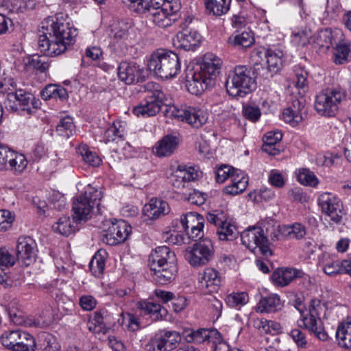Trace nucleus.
Segmentation results:
<instances>
[{
  "instance_id": "1",
  "label": "nucleus",
  "mask_w": 351,
  "mask_h": 351,
  "mask_svg": "<svg viewBox=\"0 0 351 351\" xmlns=\"http://www.w3.org/2000/svg\"><path fill=\"white\" fill-rule=\"evenodd\" d=\"M42 35L38 47L46 56H56L67 49L75 41L76 29L71 27L62 14L49 16L42 22Z\"/></svg>"
},
{
  "instance_id": "2",
  "label": "nucleus",
  "mask_w": 351,
  "mask_h": 351,
  "mask_svg": "<svg viewBox=\"0 0 351 351\" xmlns=\"http://www.w3.org/2000/svg\"><path fill=\"white\" fill-rule=\"evenodd\" d=\"M221 60L213 53H206L199 69L186 76V86L189 93L198 95L215 85L220 73Z\"/></svg>"
},
{
  "instance_id": "3",
  "label": "nucleus",
  "mask_w": 351,
  "mask_h": 351,
  "mask_svg": "<svg viewBox=\"0 0 351 351\" xmlns=\"http://www.w3.org/2000/svg\"><path fill=\"white\" fill-rule=\"evenodd\" d=\"M148 69L162 79L175 77L181 71V64L177 53L172 51L158 49L148 59Z\"/></svg>"
},
{
  "instance_id": "4",
  "label": "nucleus",
  "mask_w": 351,
  "mask_h": 351,
  "mask_svg": "<svg viewBox=\"0 0 351 351\" xmlns=\"http://www.w3.org/2000/svg\"><path fill=\"white\" fill-rule=\"evenodd\" d=\"M103 196L102 191L88 185L83 194L73 202V220L75 223L86 221L91 217L95 206L98 213H101L100 201Z\"/></svg>"
},
{
  "instance_id": "5",
  "label": "nucleus",
  "mask_w": 351,
  "mask_h": 351,
  "mask_svg": "<svg viewBox=\"0 0 351 351\" xmlns=\"http://www.w3.org/2000/svg\"><path fill=\"white\" fill-rule=\"evenodd\" d=\"M304 328L321 341H326L328 335L322 319H328V308L324 302L313 298L311 300L308 313L302 315Z\"/></svg>"
},
{
  "instance_id": "6",
  "label": "nucleus",
  "mask_w": 351,
  "mask_h": 351,
  "mask_svg": "<svg viewBox=\"0 0 351 351\" xmlns=\"http://www.w3.org/2000/svg\"><path fill=\"white\" fill-rule=\"evenodd\" d=\"M346 98V91L339 86L326 88L316 95L315 109L319 115L334 117Z\"/></svg>"
},
{
  "instance_id": "7",
  "label": "nucleus",
  "mask_w": 351,
  "mask_h": 351,
  "mask_svg": "<svg viewBox=\"0 0 351 351\" xmlns=\"http://www.w3.org/2000/svg\"><path fill=\"white\" fill-rule=\"evenodd\" d=\"M255 87V80L245 66H237L226 82L227 93L232 97H243Z\"/></svg>"
},
{
  "instance_id": "8",
  "label": "nucleus",
  "mask_w": 351,
  "mask_h": 351,
  "mask_svg": "<svg viewBox=\"0 0 351 351\" xmlns=\"http://www.w3.org/2000/svg\"><path fill=\"white\" fill-rule=\"evenodd\" d=\"M0 341L5 348L11 351H35L36 349L34 336L20 329L4 331Z\"/></svg>"
},
{
  "instance_id": "9",
  "label": "nucleus",
  "mask_w": 351,
  "mask_h": 351,
  "mask_svg": "<svg viewBox=\"0 0 351 351\" xmlns=\"http://www.w3.org/2000/svg\"><path fill=\"white\" fill-rule=\"evenodd\" d=\"M153 83H147L146 88L150 91L148 92L147 95L141 101V103L133 108V113L137 116H142L143 117H148L155 116L161 110L162 106L164 104L165 99V95Z\"/></svg>"
},
{
  "instance_id": "10",
  "label": "nucleus",
  "mask_w": 351,
  "mask_h": 351,
  "mask_svg": "<svg viewBox=\"0 0 351 351\" xmlns=\"http://www.w3.org/2000/svg\"><path fill=\"white\" fill-rule=\"evenodd\" d=\"M241 239L242 244L252 252L258 249L265 256L272 254L269 239L265 237L263 228L252 227L245 230L241 234Z\"/></svg>"
},
{
  "instance_id": "11",
  "label": "nucleus",
  "mask_w": 351,
  "mask_h": 351,
  "mask_svg": "<svg viewBox=\"0 0 351 351\" xmlns=\"http://www.w3.org/2000/svg\"><path fill=\"white\" fill-rule=\"evenodd\" d=\"M214 254V247L212 241L204 238L193 244L190 250H186L185 258L193 267L207 264Z\"/></svg>"
},
{
  "instance_id": "12",
  "label": "nucleus",
  "mask_w": 351,
  "mask_h": 351,
  "mask_svg": "<svg viewBox=\"0 0 351 351\" xmlns=\"http://www.w3.org/2000/svg\"><path fill=\"white\" fill-rule=\"evenodd\" d=\"M322 212L335 223H339L345 215L341 199L330 193H324L318 198Z\"/></svg>"
},
{
  "instance_id": "13",
  "label": "nucleus",
  "mask_w": 351,
  "mask_h": 351,
  "mask_svg": "<svg viewBox=\"0 0 351 351\" xmlns=\"http://www.w3.org/2000/svg\"><path fill=\"white\" fill-rule=\"evenodd\" d=\"M171 116L184 121L194 128H199L207 121V117L203 110L192 106L170 107Z\"/></svg>"
},
{
  "instance_id": "14",
  "label": "nucleus",
  "mask_w": 351,
  "mask_h": 351,
  "mask_svg": "<svg viewBox=\"0 0 351 351\" xmlns=\"http://www.w3.org/2000/svg\"><path fill=\"white\" fill-rule=\"evenodd\" d=\"M132 232L131 226L125 221L112 222L102 234V241L109 245H115L124 242Z\"/></svg>"
},
{
  "instance_id": "15",
  "label": "nucleus",
  "mask_w": 351,
  "mask_h": 351,
  "mask_svg": "<svg viewBox=\"0 0 351 351\" xmlns=\"http://www.w3.org/2000/svg\"><path fill=\"white\" fill-rule=\"evenodd\" d=\"M256 55L262 58L263 56L266 59L267 73L266 78L271 77L277 73L283 66L284 53L282 50L277 48H263L261 50H256Z\"/></svg>"
},
{
  "instance_id": "16",
  "label": "nucleus",
  "mask_w": 351,
  "mask_h": 351,
  "mask_svg": "<svg viewBox=\"0 0 351 351\" xmlns=\"http://www.w3.org/2000/svg\"><path fill=\"white\" fill-rule=\"evenodd\" d=\"M139 14L145 15L148 21L162 28L171 26L177 20V17L169 14L168 12L165 11V8L159 5L158 3H156V4L153 3L145 8L143 12Z\"/></svg>"
},
{
  "instance_id": "17",
  "label": "nucleus",
  "mask_w": 351,
  "mask_h": 351,
  "mask_svg": "<svg viewBox=\"0 0 351 351\" xmlns=\"http://www.w3.org/2000/svg\"><path fill=\"white\" fill-rule=\"evenodd\" d=\"M36 243L29 237H20L16 245L17 259L25 266L34 262L36 256Z\"/></svg>"
},
{
  "instance_id": "18",
  "label": "nucleus",
  "mask_w": 351,
  "mask_h": 351,
  "mask_svg": "<svg viewBox=\"0 0 351 351\" xmlns=\"http://www.w3.org/2000/svg\"><path fill=\"white\" fill-rule=\"evenodd\" d=\"M201 40V36L197 31L184 27L178 32L173 39V43L177 48L183 49L186 51L193 50L198 47Z\"/></svg>"
},
{
  "instance_id": "19",
  "label": "nucleus",
  "mask_w": 351,
  "mask_h": 351,
  "mask_svg": "<svg viewBox=\"0 0 351 351\" xmlns=\"http://www.w3.org/2000/svg\"><path fill=\"white\" fill-rule=\"evenodd\" d=\"M143 73V69L135 62L123 61L118 67V77L126 84L139 82Z\"/></svg>"
},
{
  "instance_id": "20",
  "label": "nucleus",
  "mask_w": 351,
  "mask_h": 351,
  "mask_svg": "<svg viewBox=\"0 0 351 351\" xmlns=\"http://www.w3.org/2000/svg\"><path fill=\"white\" fill-rule=\"evenodd\" d=\"M346 262H351L349 260L341 261L335 256L324 252L319 258V264L322 267L324 272L328 276H335L341 274L343 271L348 274V268Z\"/></svg>"
},
{
  "instance_id": "21",
  "label": "nucleus",
  "mask_w": 351,
  "mask_h": 351,
  "mask_svg": "<svg viewBox=\"0 0 351 351\" xmlns=\"http://www.w3.org/2000/svg\"><path fill=\"white\" fill-rule=\"evenodd\" d=\"M130 27L125 22H119L112 26L110 35V43L114 51L125 53L127 51L126 40L129 36Z\"/></svg>"
},
{
  "instance_id": "22",
  "label": "nucleus",
  "mask_w": 351,
  "mask_h": 351,
  "mask_svg": "<svg viewBox=\"0 0 351 351\" xmlns=\"http://www.w3.org/2000/svg\"><path fill=\"white\" fill-rule=\"evenodd\" d=\"M176 258V256L169 247L160 246L156 247L149 256V265L150 269H162L167 270L169 267V261L171 257Z\"/></svg>"
},
{
  "instance_id": "23",
  "label": "nucleus",
  "mask_w": 351,
  "mask_h": 351,
  "mask_svg": "<svg viewBox=\"0 0 351 351\" xmlns=\"http://www.w3.org/2000/svg\"><path fill=\"white\" fill-rule=\"evenodd\" d=\"M179 138L172 134H168L158 141L153 147L154 154L158 157L171 156L178 149Z\"/></svg>"
},
{
  "instance_id": "24",
  "label": "nucleus",
  "mask_w": 351,
  "mask_h": 351,
  "mask_svg": "<svg viewBox=\"0 0 351 351\" xmlns=\"http://www.w3.org/2000/svg\"><path fill=\"white\" fill-rule=\"evenodd\" d=\"M171 211L169 204L161 199L152 198L149 203L145 204L143 212L145 216L152 220L162 217Z\"/></svg>"
},
{
  "instance_id": "25",
  "label": "nucleus",
  "mask_w": 351,
  "mask_h": 351,
  "mask_svg": "<svg viewBox=\"0 0 351 351\" xmlns=\"http://www.w3.org/2000/svg\"><path fill=\"white\" fill-rule=\"evenodd\" d=\"M184 339L188 343L197 344L211 343L215 337H219V332L217 330H208L199 328L196 330H187L184 332Z\"/></svg>"
},
{
  "instance_id": "26",
  "label": "nucleus",
  "mask_w": 351,
  "mask_h": 351,
  "mask_svg": "<svg viewBox=\"0 0 351 351\" xmlns=\"http://www.w3.org/2000/svg\"><path fill=\"white\" fill-rule=\"evenodd\" d=\"M177 259L174 258L173 256L171 258H169V268L167 270H164L162 269H150L152 271V275L153 276L154 280L159 284L165 285L168 282H171L173 280L176 276L178 272Z\"/></svg>"
},
{
  "instance_id": "27",
  "label": "nucleus",
  "mask_w": 351,
  "mask_h": 351,
  "mask_svg": "<svg viewBox=\"0 0 351 351\" xmlns=\"http://www.w3.org/2000/svg\"><path fill=\"white\" fill-rule=\"evenodd\" d=\"M110 324V315L106 310H99L94 313L88 323L89 330L99 333L104 332Z\"/></svg>"
},
{
  "instance_id": "28",
  "label": "nucleus",
  "mask_w": 351,
  "mask_h": 351,
  "mask_svg": "<svg viewBox=\"0 0 351 351\" xmlns=\"http://www.w3.org/2000/svg\"><path fill=\"white\" fill-rule=\"evenodd\" d=\"M16 93L18 95L17 111L25 112L27 114H33L38 107V101L36 100L32 94L23 90H16Z\"/></svg>"
},
{
  "instance_id": "29",
  "label": "nucleus",
  "mask_w": 351,
  "mask_h": 351,
  "mask_svg": "<svg viewBox=\"0 0 351 351\" xmlns=\"http://www.w3.org/2000/svg\"><path fill=\"white\" fill-rule=\"evenodd\" d=\"M199 280L202 287L210 289V291H215L221 285V276L215 269L206 268L203 273L199 274Z\"/></svg>"
},
{
  "instance_id": "30",
  "label": "nucleus",
  "mask_w": 351,
  "mask_h": 351,
  "mask_svg": "<svg viewBox=\"0 0 351 351\" xmlns=\"http://www.w3.org/2000/svg\"><path fill=\"white\" fill-rule=\"evenodd\" d=\"M282 306L279 295L272 293L262 298L258 307L261 313H275L281 310Z\"/></svg>"
},
{
  "instance_id": "31",
  "label": "nucleus",
  "mask_w": 351,
  "mask_h": 351,
  "mask_svg": "<svg viewBox=\"0 0 351 351\" xmlns=\"http://www.w3.org/2000/svg\"><path fill=\"white\" fill-rule=\"evenodd\" d=\"M228 43L239 50L250 47L254 43V34L251 31L238 32L229 38Z\"/></svg>"
},
{
  "instance_id": "32",
  "label": "nucleus",
  "mask_w": 351,
  "mask_h": 351,
  "mask_svg": "<svg viewBox=\"0 0 351 351\" xmlns=\"http://www.w3.org/2000/svg\"><path fill=\"white\" fill-rule=\"evenodd\" d=\"M336 338L340 346L351 349V319L342 322L339 324L336 331Z\"/></svg>"
},
{
  "instance_id": "33",
  "label": "nucleus",
  "mask_w": 351,
  "mask_h": 351,
  "mask_svg": "<svg viewBox=\"0 0 351 351\" xmlns=\"http://www.w3.org/2000/svg\"><path fill=\"white\" fill-rule=\"evenodd\" d=\"M297 276L296 270L291 268L277 269L271 276L273 282L280 287L288 285Z\"/></svg>"
},
{
  "instance_id": "34",
  "label": "nucleus",
  "mask_w": 351,
  "mask_h": 351,
  "mask_svg": "<svg viewBox=\"0 0 351 351\" xmlns=\"http://www.w3.org/2000/svg\"><path fill=\"white\" fill-rule=\"evenodd\" d=\"M125 123L120 121L113 122L105 131L104 138L106 142L123 141L125 135Z\"/></svg>"
},
{
  "instance_id": "35",
  "label": "nucleus",
  "mask_w": 351,
  "mask_h": 351,
  "mask_svg": "<svg viewBox=\"0 0 351 351\" xmlns=\"http://www.w3.org/2000/svg\"><path fill=\"white\" fill-rule=\"evenodd\" d=\"M165 351H171L178 345L181 338L176 331H165L156 333Z\"/></svg>"
},
{
  "instance_id": "36",
  "label": "nucleus",
  "mask_w": 351,
  "mask_h": 351,
  "mask_svg": "<svg viewBox=\"0 0 351 351\" xmlns=\"http://www.w3.org/2000/svg\"><path fill=\"white\" fill-rule=\"evenodd\" d=\"M248 184V178L245 176L240 171L232 177V182L225 188L226 193L230 195H238L243 192Z\"/></svg>"
},
{
  "instance_id": "37",
  "label": "nucleus",
  "mask_w": 351,
  "mask_h": 351,
  "mask_svg": "<svg viewBox=\"0 0 351 351\" xmlns=\"http://www.w3.org/2000/svg\"><path fill=\"white\" fill-rule=\"evenodd\" d=\"M107 253L105 250H98L92 258L89 268L92 274L97 278H100L105 268L106 256Z\"/></svg>"
},
{
  "instance_id": "38",
  "label": "nucleus",
  "mask_w": 351,
  "mask_h": 351,
  "mask_svg": "<svg viewBox=\"0 0 351 351\" xmlns=\"http://www.w3.org/2000/svg\"><path fill=\"white\" fill-rule=\"evenodd\" d=\"M24 69L27 71L31 70H37L40 72L45 71L48 67L49 64L46 60V56H39L34 55L31 57L23 59Z\"/></svg>"
},
{
  "instance_id": "39",
  "label": "nucleus",
  "mask_w": 351,
  "mask_h": 351,
  "mask_svg": "<svg viewBox=\"0 0 351 351\" xmlns=\"http://www.w3.org/2000/svg\"><path fill=\"white\" fill-rule=\"evenodd\" d=\"M216 234L221 241H232L237 236L236 226L232 223L230 217L216 230Z\"/></svg>"
},
{
  "instance_id": "40",
  "label": "nucleus",
  "mask_w": 351,
  "mask_h": 351,
  "mask_svg": "<svg viewBox=\"0 0 351 351\" xmlns=\"http://www.w3.org/2000/svg\"><path fill=\"white\" fill-rule=\"evenodd\" d=\"M8 160V170L12 171L14 174L22 173L27 165L26 157L22 154L14 151Z\"/></svg>"
},
{
  "instance_id": "41",
  "label": "nucleus",
  "mask_w": 351,
  "mask_h": 351,
  "mask_svg": "<svg viewBox=\"0 0 351 351\" xmlns=\"http://www.w3.org/2000/svg\"><path fill=\"white\" fill-rule=\"evenodd\" d=\"M139 306L145 313L149 314L155 321L161 319L167 314L166 309L158 303L143 301L139 303Z\"/></svg>"
},
{
  "instance_id": "42",
  "label": "nucleus",
  "mask_w": 351,
  "mask_h": 351,
  "mask_svg": "<svg viewBox=\"0 0 351 351\" xmlns=\"http://www.w3.org/2000/svg\"><path fill=\"white\" fill-rule=\"evenodd\" d=\"M231 0H205L206 10L213 15L221 16L230 9Z\"/></svg>"
},
{
  "instance_id": "43",
  "label": "nucleus",
  "mask_w": 351,
  "mask_h": 351,
  "mask_svg": "<svg viewBox=\"0 0 351 351\" xmlns=\"http://www.w3.org/2000/svg\"><path fill=\"white\" fill-rule=\"evenodd\" d=\"M69 217L63 216L52 226L53 230L59 234L64 236H69L76 230V226Z\"/></svg>"
},
{
  "instance_id": "44",
  "label": "nucleus",
  "mask_w": 351,
  "mask_h": 351,
  "mask_svg": "<svg viewBox=\"0 0 351 351\" xmlns=\"http://www.w3.org/2000/svg\"><path fill=\"white\" fill-rule=\"evenodd\" d=\"M77 152L82 156L85 162L93 167H98L101 163L100 157L95 152L90 151L86 144H80L77 148Z\"/></svg>"
},
{
  "instance_id": "45",
  "label": "nucleus",
  "mask_w": 351,
  "mask_h": 351,
  "mask_svg": "<svg viewBox=\"0 0 351 351\" xmlns=\"http://www.w3.org/2000/svg\"><path fill=\"white\" fill-rule=\"evenodd\" d=\"M256 327L261 334L276 335L280 332L281 326L278 322L262 319L256 322Z\"/></svg>"
},
{
  "instance_id": "46",
  "label": "nucleus",
  "mask_w": 351,
  "mask_h": 351,
  "mask_svg": "<svg viewBox=\"0 0 351 351\" xmlns=\"http://www.w3.org/2000/svg\"><path fill=\"white\" fill-rule=\"evenodd\" d=\"M15 261L16 258L5 248L0 249V283L6 280L5 268L12 266Z\"/></svg>"
},
{
  "instance_id": "47",
  "label": "nucleus",
  "mask_w": 351,
  "mask_h": 351,
  "mask_svg": "<svg viewBox=\"0 0 351 351\" xmlns=\"http://www.w3.org/2000/svg\"><path fill=\"white\" fill-rule=\"evenodd\" d=\"M249 301L248 294L246 292L232 293L226 298L227 305L231 308H240Z\"/></svg>"
},
{
  "instance_id": "48",
  "label": "nucleus",
  "mask_w": 351,
  "mask_h": 351,
  "mask_svg": "<svg viewBox=\"0 0 351 351\" xmlns=\"http://www.w3.org/2000/svg\"><path fill=\"white\" fill-rule=\"evenodd\" d=\"M58 135L69 138L75 132V125L71 117H66L60 120L56 126Z\"/></svg>"
},
{
  "instance_id": "49",
  "label": "nucleus",
  "mask_w": 351,
  "mask_h": 351,
  "mask_svg": "<svg viewBox=\"0 0 351 351\" xmlns=\"http://www.w3.org/2000/svg\"><path fill=\"white\" fill-rule=\"evenodd\" d=\"M294 73L295 75V86L299 90L305 92L308 88V73L304 66L297 65L295 66Z\"/></svg>"
},
{
  "instance_id": "50",
  "label": "nucleus",
  "mask_w": 351,
  "mask_h": 351,
  "mask_svg": "<svg viewBox=\"0 0 351 351\" xmlns=\"http://www.w3.org/2000/svg\"><path fill=\"white\" fill-rule=\"evenodd\" d=\"M350 50L346 44L337 45L333 52V62L336 64H343L349 61Z\"/></svg>"
},
{
  "instance_id": "51",
  "label": "nucleus",
  "mask_w": 351,
  "mask_h": 351,
  "mask_svg": "<svg viewBox=\"0 0 351 351\" xmlns=\"http://www.w3.org/2000/svg\"><path fill=\"white\" fill-rule=\"evenodd\" d=\"M122 319H119L121 324H125L127 329L132 332H136L141 328L138 318L132 313H121Z\"/></svg>"
},
{
  "instance_id": "52",
  "label": "nucleus",
  "mask_w": 351,
  "mask_h": 351,
  "mask_svg": "<svg viewBox=\"0 0 351 351\" xmlns=\"http://www.w3.org/2000/svg\"><path fill=\"white\" fill-rule=\"evenodd\" d=\"M285 226L271 225L265 228V237L269 238L271 241H282L287 239V235L284 234Z\"/></svg>"
},
{
  "instance_id": "53",
  "label": "nucleus",
  "mask_w": 351,
  "mask_h": 351,
  "mask_svg": "<svg viewBox=\"0 0 351 351\" xmlns=\"http://www.w3.org/2000/svg\"><path fill=\"white\" fill-rule=\"evenodd\" d=\"M239 170L235 169L231 166L223 165H221L216 172V181L218 183H223L227 179L231 178L237 175Z\"/></svg>"
},
{
  "instance_id": "54",
  "label": "nucleus",
  "mask_w": 351,
  "mask_h": 351,
  "mask_svg": "<svg viewBox=\"0 0 351 351\" xmlns=\"http://www.w3.org/2000/svg\"><path fill=\"white\" fill-rule=\"evenodd\" d=\"M298 180L303 185L315 187L318 184V179L313 172L307 169L300 170Z\"/></svg>"
},
{
  "instance_id": "55",
  "label": "nucleus",
  "mask_w": 351,
  "mask_h": 351,
  "mask_svg": "<svg viewBox=\"0 0 351 351\" xmlns=\"http://www.w3.org/2000/svg\"><path fill=\"white\" fill-rule=\"evenodd\" d=\"M289 335L296 344L298 348L307 349L309 347V343L306 337V332L300 328L292 329Z\"/></svg>"
},
{
  "instance_id": "56",
  "label": "nucleus",
  "mask_w": 351,
  "mask_h": 351,
  "mask_svg": "<svg viewBox=\"0 0 351 351\" xmlns=\"http://www.w3.org/2000/svg\"><path fill=\"white\" fill-rule=\"evenodd\" d=\"M284 234L287 239H300L306 234V230L303 225L295 223L292 226H286L284 229Z\"/></svg>"
},
{
  "instance_id": "57",
  "label": "nucleus",
  "mask_w": 351,
  "mask_h": 351,
  "mask_svg": "<svg viewBox=\"0 0 351 351\" xmlns=\"http://www.w3.org/2000/svg\"><path fill=\"white\" fill-rule=\"evenodd\" d=\"M228 217L229 216L222 210H214L206 215L208 222L216 226L217 228L223 223H226V220Z\"/></svg>"
},
{
  "instance_id": "58",
  "label": "nucleus",
  "mask_w": 351,
  "mask_h": 351,
  "mask_svg": "<svg viewBox=\"0 0 351 351\" xmlns=\"http://www.w3.org/2000/svg\"><path fill=\"white\" fill-rule=\"evenodd\" d=\"M179 173H183L182 177L189 186L191 181H194L199 177V171L194 167L179 165L177 168Z\"/></svg>"
},
{
  "instance_id": "59",
  "label": "nucleus",
  "mask_w": 351,
  "mask_h": 351,
  "mask_svg": "<svg viewBox=\"0 0 351 351\" xmlns=\"http://www.w3.org/2000/svg\"><path fill=\"white\" fill-rule=\"evenodd\" d=\"M9 317L12 322L16 325L30 326L31 322L27 320L24 316L23 312L16 309H9Z\"/></svg>"
},
{
  "instance_id": "60",
  "label": "nucleus",
  "mask_w": 351,
  "mask_h": 351,
  "mask_svg": "<svg viewBox=\"0 0 351 351\" xmlns=\"http://www.w3.org/2000/svg\"><path fill=\"white\" fill-rule=\"evenodd\" d=\"M14 83L12 82L10 85L12 86V88H8L9 92L7 93L6 99L4 101V104L5 108L8 110H12V111H17L18 108V95L16 93L15 88L13 86Z\"/></svg>"
},
{
  "instance_id": "61",
  "label": "nucleus",
  "mask_w": 351,
  "mask_h": 351,
  "mask_svg": "<svg viewBox=\"0 0 351 351\" xmlns=\"http://www.w3.org/2000/svg\"><path fill=\"white\" fill-rule=\"evenodd\" d=\"M282 118L286 123H290L293 126L298 125L303 120L302 114L295 113L292 108L288 107L283 110Z\"/></svg>"
},
{
  "instance_id": "62",
  "label": "nucleus",
  "mask_w": 351,
  "mask_h": 351,
  "mask_svg": "<svg viewBox=\"0 0 351 351\" xmlns=\"http://www.w3.org/2000/svg\"><path fill=\"white\" fill-rule=\"evenodd\" d=\"M129 9L134 12L139 14L143 12L145 8L154 3L153 0H128Z\"/></svg>"
},
{
  "instance_id": "63",
  "label": "nucleus",
  "mask_w": 351,
  "mask_h": 351,
  "mask_svg": "<svg viewBox=\"0 0 351 351\" xmlns=\"http://www.w3.org/2000/svg\"><path fill=\"white\" fill-rule=\"evenodd\" d=\"M244 117L252 122H256L261 117V110L257 106H245L243 108Z\"/></svg>"
},
{
  "instance_id": "64",
  "label": "nucleus",
  "mask_w": 351,
  "mask_h": 351,
  "mask_svg": "<svg viewBox=\"0 0 351 351\" xmlns=\"http://www.w3.org/2000/svg\"><path fill=\"white\" fill-rule=\"evenodd\" d=\"M311 33L307 31H300L293 34L292 41L298 46L304 47L309 43Z\"/></svg>"
}]
</instances>
